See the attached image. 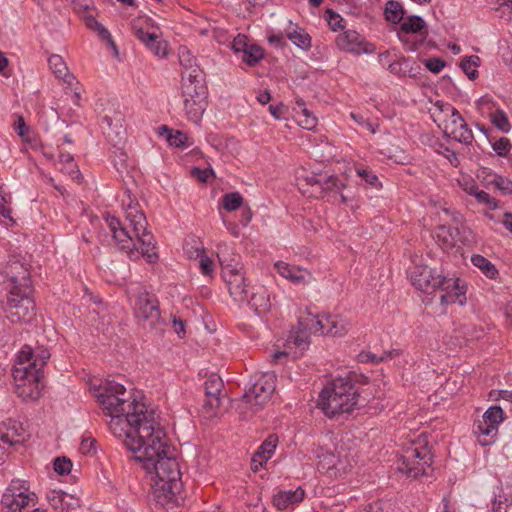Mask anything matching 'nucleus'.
Listing matches in <instances>:
<instances>
[{"instance_id": "1", "label": "nucleus", "mask_w": 512, "mask_h": 512, "mask_svg": "<svg viewBox=\"0 0 512 512\" xmlns=\"http://www.w3.org/2000/svg\"><path fill=\"white\" fill-rule=\"evenodd\" d=\"M149 428L135 440H127L125 446L134 453L133 459L143 463L148 473L155 474L154 495L160 504L176 501L183 488L182 473L175 458L174 449L166 441V433L159 421L150 420Z\"/></svg>"}, {"instance_id": "2", "label": "nucleus", "mask_w": 512, "mask_h": 512, "mask_svg": "<svg viewBox=\"0 0 512 512\" xmlns=\"http://www.w3.org/2000/svg\"><path fill=\"white\" fill-rule=\"evenodd\" d=\"M125 394L126 388L122 384L107 380L96 397L105 414L110 417L109 430L127 446V440L139 437L143 427L149 428L146 422L151 419L158 421V415L144 403L124 398Z\"/></svg>"}, {"instance_id": "3", "label": "nucleus", "mask_w": 512, "mask_h": 512, "mask_svg": "<svg viewBox=\"0 0 512 512\" xmlns=\"http://www.w3.org/2000/svg\"><path fill=\"white\" fill-rule=\"evenodd\" d=\"M125 213L126 219L132 230H128L115 216L106 217L107 225L112 233L115 244L119 250L127 253L132 260L144 257L148 263H155L158 254L155 251L156 241L154 236L147 231L148 222L138 202L129 198Z\"/></svg>"}, {"instance_id": "4", "label": "nucleus", "mask_w": 512, "mask_h": 512, "mask_svg": "<svg viewBox=\"0 0 512 512\" xmlns=\"http://www.w3.org/2000/svg\"><path fill=\"white\" fill-rule=\"evenodd\" d=\"M50 357L51 354L45 347L33 349L24 345L18 352L13 377L15 392L24 401H36L41 397L44 388L43 368Z\"/></svg>"}, {"instance_id": "5", "label": "nucleus", "mask_w": 512, "mask_h": 512, "mask_svg": "<svg viewBox=\"0 0 512 512\" xmlns=\"http://www.w3.org/2000/svg\"><path fill=\"white\" fill-rule=\"evenodd\" d=\"M361 379V375L350 372L325 385L319 395L324 414L330 418L350 414L358 405Z\"/></svg>"}, {"instance_id": "6", "label": "nucleus", "mask_w": 512, "mask_h": 512, "mask_svg": "<svg viewBox=\"0 0 512 512\" xmlns=\"http://www.w3.org/2000/svg\"><path fill=\"white\" fill-rule=\"evenodd\" d=\"M412 285L424 292H440V303L443 306L458 303L463 305L466 302L465 285L455 277H446L436 273V270L427 265H415L410 271Z\"/></svg>"}, {"instance_id": "7", "label": "nucleus", "mask_w": 512, "mask_h": 512, "mask_svg": "<svg viewBox=\"0 0 512 512\" xmlns=\"http://www.w3.org/2000/svg\"><path fill=\"white\" fill-rule=\"evenodd\" d=\"M433 456L427 445L408 447L398 459V470L409 477L426 475V468L432 464Z\"/></svg>"}, {"instance_id": "8", "label": "nucleus", "mask_w": 512, "mask_h": 512, "mask_svg": "<svg viewBox=\"0 0 512 512\" xmlns=\"http://www.w3.org/2000/svg\"><path fill=\"white\" fill-rule=\"evenodd\" d=\"M436 107L448 117L445 121L444 135L459 143L470 145L473 141V133L460 112L451 104L440 101L436 103Z\"/></svg>"}, {"instance_id": "9", "label": "nucleus", "mask_w": 512, "mask_h": 512, "mask_svg": "<svg viewBox=\"0 0 512 512\" xmlns=\"http://www.w3.org/2000/svg\"><path fill=\"white\" fill-rule=\"evenodd\" d=\"M3 283L9 288V292L32 293L33 286L30 278V270L26 263L13 257L1 271Z\"/></svg>"}, {"instance_id": "10", "label": "nucleus", "mask_w": 512, "mask_h": 512, "mask_svg": "<svg viewBox=\"0 0 512 512\" xmlns=\"http://www.w3.org/2000/svg\"><path fill=\"white\" fill-rule=\"evenodd\" d=\"M36 494L29 491L28 482L13 479L2 495V512H22L30 503L35 505Z\"/></svg>"}, {"instance_id": "11", "label": "nucleus", "mask_w": 512, "mask_h": 512, "mask_svg": "<svg viewBox=\"0 0 512 512\" xmlns=\"http://www.w3.org/2000/svg\"><path fill=\"white\" fill-rule=\"evenodd\" d=\"M31 294L9 292L5 312L11 323H29L34 319L36 316L35 303L31 298Z\"/></svg>"}, {"instance_id": "12", "label": "nucleus", "mask_w": 512, "mask_h": 512, "mask_svg": "<svg viewBox=\"0 0 512 512\" xmlns=\"http://www.w3.org/2000/svg\"><path fill=\"white\" fill-rule=\"evenodd\" d=\"M504 420V412L499 406H491L475 424L474 433L482 445H489L498 432V425Z\"/></svg>"}, {"instance_id": "13", "label": "nucleus", "mask_w": 512, "mask_h": 512, "mask_svg": "<svg viewBox=\"0 0 512 512\" xmlns=\"http://www.w3.org/2000/svg\"><path fill=\"white\" fill-rule=\"evenodd\" d=\"M135 315L143 321L144 327L162 329L161 313L157 299L149 293L140 294L135 304Z\"/></svg>"}, {"instance_id": "14", "label": "nucleus", "mask_w": 512, "mask_h": 512, "mask_svg": "<svg viewBox=\"0 0 512 512\" xmlns=\"http://www.w3.org/2000/svg\"><path fill=\"white\" fill-rule=\"evenodd\" d=\"M224 279L230 296L237 302H245L248 300V289L246 284L243 264L235 262L234 264H226L224 268Z\"/></svg>"}, {"instance_id": "15", "label": "nucleus", "mask_w": 512, "mask_h": 512, "mask_svg": "<svg viewBox=\"0 0 512 512\" xmlns=\"http://www.w3.org/2000/svg\"><path fill=\"white\" fill-rule=\"evenodd\" d=\"M224 382L217 374H211L204 382L205 400L202 405V414L207 419L218 415L221 404V392Z\"/></svg>"}, {"instance_id": "16", "label": "nucleus", "mask_w": 512, "mask_h": 512, "mask_svg": "<svg viewBox=\"0 0 512 512\" xmlns=\"http://www.w3.org/2000/svg\"><path fill=\"white\" fill-rule=\"evenodd\" d=\"M276 376L274 373H263L253 385L245 392L244 398L247 402L256 406L265 404L275 391Z\"/></svg>"}, {"instance_id": "17", "label": "nucleus", "mask_w": 512, "mask_h": 512, "mask_svg": "<svg viewBox=\"0 0 512 512\" xmlns=\"http://www.w3.org/2000/svg\"><path fill=\"white\" fill-rule=\"evenodd\" d=\"M337 46L346 52L353 54L367 53V42L365 39L355 30H347L336 38Z\"/></svg>"}, {"instance_id": "18", "label": "nucleus", "mask_w": 512, "mask_h": 512, "mask_svg": "<svg viewBox=\"0 0 512 512\" xmlns=\"http://www.w3.org/2000/svg\"><path fill=\"white\" fill-rule=\"evenodd\" d=\"M50 505L59 512H68L80 507V499L62 490H52L46 496Z\"/></svg>"}, {"instance_id": "19", "label": "nucleus", "mask_w": 512, "mask_h": 512, "mask_svg": "<svg viewBox=\"0 0 512 512\" xmlns=\"http://www.w3.org/2000/svg\"><path fill=\"white\" fill-rule=\"evenodd\" d=\"M478 105L480 107H487V109L490 110L489 117L496 128H498L504 133L509 132L511 125L507 114L504 112V110L500 108H496L494 111H492V108L495 107V104L491 98H489L488 96L481 97L478 100Z\"/></svg>"}, {"instance_id": "20", "label": "nucleus", "mask_w": 512, "mask_h": 512, "mask_svg": "<svg viewBox=\"0 0 512 512\" xmlns=\"http://www.w3.org/2000/svg\"><path fill=\"white\" fill-rule=\"evenodd\" d=\"M0 440L9 446L21 444L24 440L19 422L9 419L0 425Z\"/></svg>"}, {"instance_id": "21", "label": "nucleus", "mask_w": 512, "mask_h": 512, "mask_svg": "<svg viewBox=\"0 0 512 512\" xmlns=\"http://www.w3.org/2000/svg\"><path fill=\"white\" fill-rule=\"evenodd\" d=\"M304 496L305 492L300 487L295 490L279 491L273 496V504L279 510H286L300 503Z\"/></svg>"}, {"instance_id": "22", "label": "nucleus", "mask_w": 512, "mask_h": 512, "mask_svg": "<svg viewBox=\"0 0 512 512\" xmlns=\"http://www.w3.org/2000/svg\"><path fill=\"white\" fill-rule=\"evenodd\" d=\"M345 188V184L339 180L337 176L334 175H324L323 180L321 182V186L319 188V193L321 197H325L329 193H336L340 195L341 202L347 203L350 197L343 192Z\"/></svg>"}, {"instance_id": "23", "label": "nucleus", "mask_w": 512, "mask_h": 512, "mask_svg": "<svg viewBox=\"0 0 512 512\" xmlns=\"http://www.w3.org/2000/svg\"><path fill=\"white\" fill-rule=\"evenodd\" d=\"M136 37L156 56L164 57L167 55V44L157 40V36L154 33H149L140 28L136 31Z\"/></svg>"}, {"instance_id": "24", "label": "nucleus", "mask_w": 512, "mask_h": 512, "mask_svg": "<svg viewBox=\"0 0 512 512\" xmlns=\"http://www.w3.org/2000/svg\"><path fill=\"white\" fill-rule=\"evenodd\" d=\"M277 437L275 435H270L258 448L256 453L252 457V467L254 470H258V465L261 466L263 462H267L272 454L274 453L277 445Z\"/></svg>"}, {"instance_id": "25", "label": "nucleus", "mask_w": 512, "mask_h": 512, "mask_svg": "<svg viewBox=\"0 0 512 512\" xmlns=\"http://www.w3.org/2000/svg\"><path fill=\"white\" fill-rule=\"evenodd\" d=\"M275 268L283 278L290 280L294 284L304 283L306 275H308L306 270L282 261L275 263Z\"/></svg>"}, {"instance_id": "26", "label": "nucleus", "mask_w": 512, "mask_h": 512, "mask_svg": "<svg viewBox=\"0 0 512 512\" xmlns=\"http://www.w3.org/2000/svg\"><path fill=\"white\" fill-rule=\"evenodd\" d=\"M309 326H311L309 317L300 318L298 327L291 333L290 339L294 345L301 350L306 349L309 345V336L311 333Z\"/></svg>"}, {"instance_id": "27", "label": "nucleus", "mask_w": 512, "mask_h": 512, "mask_svg": "<svg viewBox=\"0 0 512 512\" xmlns=\"http://www.w3.org/2000/svg\"><path fill=\"white\" fill-rule=\"evenodd\" d=\"M184 106L189 119L197 123L206 110L207 98H184Z\"/></svg>"}, {"instance_id": "28", "label": "nucleus", "mask_w": 512, "mask_h": 512, "mask_svg": "<svg viewBox=\"0 0 512 512\" xmlns=\"http://www.w3.org/2000/svg\"><path fill=\"white\" fill-rule=\"evenodd\" d=\"M296 106L294 111L299 118V124L307 130H312L317 125V118L314 114L307 109L306 103L303 99L298 98L295 102Z\"/></svg>"}, {"instance_id": "29", "label": "nucleus", "mask_w": 512, "mask_h": 512, "mask_svg": "<svg viewBox=\"0 0 512 512\" xmlns=\"http://www.w3.org/2000/svg\"><path fill=\"white\" fill-rule=\"evenodd\" d=\"M248 304L255 310L257 314L264 313L270 309V300L267 291L263 287H259L253 291L251 296L248 295Z\"/></svg>"}, {"instance_id": "30", "label": "nucleus", "mask_w": 512, "mask_h": 512, "mask_svg": "<svg viewBox=\"0 0 512 512\" xmlns=\"http://www.w3.org/2000/svg\"><path fill=\"white\" fill-rule=\"evenodd\" d=\"M286 36L295 46L302 50L307 51L311 48L310 35L298 25L289 27L286 31Z\"/></svg>"}, {"instance_id": "31", "label": "nucleus", "mask_w": 512, "mask_h": 512, "mask_svg": "<svg viewBox=\"0 0 512 512\" xmlns=\"http://www.w3.org/2000/svg\"><path fill=\"white\" fill-rule=\"evenodd\" d=\"M182 93L184 98H207L208 89L205 80L186 81L182 83Z\"/></svg>"}, {"instance_id": "32", "label": "nucleus", "mask_w": 512, "mask_h": 512, "mask_svg": "<svg viewBox=\"0 0 512 512\" xmlns=\"http://www.w3.org/2000/svg\"><path fill=\"white\" fill-rule=\"evenodd\" d=\"M48 63L57 78H62L64 82L71 84L74 76L68 72V67L60 55H52Z\"/></svg>"}, {"instance_id": "33", "label": "nucleus", "mask_w": 512, "mask_h": 512, "mask_svg": "<svg viewBox=\"0 0 512 512\" xmlns=\"http://www.w3.org/2000/svg\"><path fill=\"white\" fill-rule=\"evenodd\" d=\"M59 162L62 164L61 170L69 174L71 178L77 183H81L83 176L80 173L74 157L70 153L61 152L59 155Z\"/></svg>"}, {"instance_id": "34", "label": "nucleus", "mask_w": 512, "mask_h": 512, "mask_svg": "<svg viewBox=\"0 0 512 512\" xmlns=\"http://www.w3.org/2000/svg\"><path fill=\"white\" fill-rule=\"evenodd\" d=\"M309 321L311 326H309L310 332L312 333H320L327 334V329L331 325L333 320V316L331 315H315L313 316L311 312L308 313Z\"/></svg>"}, {"instance_id": "35", "label": "nucleus", "mask_w": 512, "mask_h": 512, "mask_svg": "<svg viewBox=\"0 0 512 512\" xmlns=\"http://www.w3.org/2000/svg\"><path fill=\"white\" fill-rule=\"evenodd\" d=\"M426 27V23L422 17L413 15L408 17L404 22L400 25L399 35L402 33H421L422 30Z\"/></svg>"}, {"instance_id": "36", "label": "nucleus", "mask_w": 512, "mask_h": 512, "mask_svg": "<svg viewBox=\"0 0 512 512\" xmlns=\"http://www.w3.org/2000/svg\"><path fill=\"white\" fill-rule=\"evenodd\" d=\"M472 264L479 268L482 273L490 279H494L498 275V270L495 265L487 258L480 254H475L471 257Z\"/></svg>"}, {"instance_id": "37", "label": "nucleus", "mask_w": 512, "mask_h": 512, "mask_svg": "<svg viewBox=\"0 0 512 512\" xmlns=\"http://www.w3.org/2000/svg\"><path fill=\"white\" fill-rule=\"evenodd\" d=\"M159 130L160 135H162L163 133L167 134V142L170 146H174L177 148L186 147V141L188 138L187 135L182 131H173L172 129H169L166 125L161 126Z\"/></svg>"}, {"instance_id": "38", "label": "nucleus", "mask_w": 512, "mask_h": 512, "mask_svg": "<svg viewBox=\"0 0 512 512\" xmlns=\"http://www.w3.org/2000/svg\"><path fill=\"white\" fill-rule=\"evenodd\" d=\"M385 19L393 24H398L404 17L402 5L397 1H388L385 7Z\"/></svg>"}, {"instance_id": "39", "label": "nucleus", "mask_w": 512, "mask_h": 512, "mask_svg": "<svg viewBox=\"0 0 512 512\" xmlns=\"http://www.w3.org/2000/svg\"><path fill=\"white\" fill-rule=\"evenodd\" d=\"M241 60L245 62L248 66L257 65L264 57L263 49L255 44H251L248 49H246L241 54Z\"/></svg>"}, {"instance_id": "40", "label": "nucleus", "mask_w": 512, "mask_h": 512, "mask_svg": "<svg viewBox=\"0 0 512 512\" xmlns=\"http://www.w3.org/2000/svg\"><path fill=\"white\" fill-rule=\"evenodd\" d=\"M479 63L480 58L478 56H466L461 60L460 67L470 80H475L478 77L477 67Z\"/></svg>"}, {"instance_id": "41", "label": "nucleus", "mask_w": 512, "mask_h": 512, "mask_svg": "<svg viewBox=\"0 0 512 512\" xmlns=\"http://www.w3.org/2000/svg\"><path fill=\"white\" fill-rule=\"evenodd\" d=\"M350 329V323L341 316L335 315L333 316V320L329 329H327V335L332 336H343Z\"/></svg>"}, {"instance_id": "42", "label": "nucleus", "mask_w": 512, "mask_h": 512, "mask_svg": "<svg viewBox=\"0 0 512 512\" xmlns=\"http://www.w3.org/2000/svg\"><path fill=\"white\" fill-rule=\"evenodd\" d=\"M243 197L239 192H230L222 196V205L228 212L236 211L243 204Z\"/></svg>"}, {"instance_id": "43", "label": "nucleus", "mask_w": 512, "mask_h": 512, "mask_svg": "<svg viewBox=\"0 0 512 512\" xmlns=\"http://www.w3.org/2000/svg\"><path fill=\"white\" fill-rule=\"evenodd\" d=\"M86 24L90 29L97 31L101 39L107 40L115 48L110 32L94 17H88Z\"/></svg>"}, {"instance_id": "44", "label": "nucleus", "mask_w": 512, "mask_h": 512, "mask_svg": "<svg viewBox=\"0 0 512 512\" xmlns=\"http://www.w3.org/2000/svg\"><path fill=\"white\" fill-rule=\"evenodd\" d=\"M205 80V74L203 70L200 69L198 64L192 66V68H185L182 72V81L183 83L186 81H195V80Z\"/></svg>"}, {"instance_id": "45", "label": "nucleus", "mask_w": 512, "mask_h": 512, "mask_svg": "<svg viewBox=\"0 0 512 512\" xmlns=\"http://www.w3.org/2000/svg\"><path fill=\"white\" fill-rule=\"evenodd\" d=\"M184 249L189 258H198L204 255V247L199 240L192 239L191 242H186Z\"/></svg>"}, {"instance_id": "46", "label": "nucleus", "mask_w": 512, "mask_h": 512, "mask_svg": "<svg viewBox=\"0 0 512 512\" xmlns=\"http://www.w3.org/2000/svg\"><path fill=\"white\" fill-rule=\"evenodd\" d=\"M492 148L498 156L505 157L512 149V144L508 138L502 137L492 144Z\"/></svg>"}, {"instance_id": "47", "label": "nucleus", "mask_w": 512, "mask_h": 512, "mask_svg": "<svg viewBox=\"0 0 512 512\" xmlns=\"http://www.w3.org/2000/svg\"><path fill=\"white\" fill-rule=\"evenodd\" d=\"M72 462L66 457H57L54 460V471L60 475H66L71 472Z\"/></svg>"}, {"instance_id": "48", "label": "nucleus", "mask_w": 512, "mask_h": 512, "mask_svg": "<svg viewBox=\"0 0 512 512\" xmlns=\"http://www.w3.org/2000/svg\"><path fill=\"white\" fill-rule=\"evenodd\" d=\"M179 62L183 69L192 68L196 63V58L186 47H180L179 49Z\"/></svg>"}, {"instance_id": "49", "label": "nucleus", "mask_w": 512, "mask_h": 512, "mask_svg": "<svg viewBox=\"0 0 512 512\" xmlns=\"http://www.w3.org/2000/svg\"><path fill=\"white\" fill-rule=\"evenodd\" d=\"M492 183L502 192L503 195L512 194V180L503 176H495Z\"/></svg>"}, {"instance_id": "50", "label": "nucleus", "mask_w": 512, "mask_h": 512, "mask_svg": "<svg viewBox=\"0 0 512 512\" xmlns=\"http://www.w3.org/2000/svg\"><path fill=\"white\" fill-rule=\"evenodd\" d=\"M220 265H221V274L224 276V268L226 264H234L235 262H240L239 256H232L227 249L220 250L217 253Z\"/></svg>"}, {"instance_id": "51", "label": "nucleus", "mask_w": 512, "mask_h": 512, "mask_svg": "<svg viewBox=\"0 0 512 512\" xmlns=\"http://www.w3.org/2000/svg\"><path fill=\"white\" fill-rule=\"evenodd\" d=\"M249 46H251V43H249L248 38L242 34H238L232 42V49L236 54H242Z\"/></svg>"}, {"instance_id": "52", "label": "nucleus", "mask_w": 512, "mask_h": 512, "mask_svg": "<svg viewBox=\"0 0 512 512\" xmlns=\"http://www.w3.org/2000/svg\"><path fill=\"white\" fill-rule=\"evenodd\" d=\"M425 67L432 73H439L446 65L445 61L441 58L432 57L424 61Z\"/></svg>"}, {"instance_id": "53", "label": "nucleus", "mask_w": 512, "mask_h": 512, "mask_svg": "<svg viewBox=\"0 0 512 512\" xmlns=\"http://www.w3.org/2000/svg\"><path fill=\"white\" fill-rule=\"evenodd\" d=\"M326 13L329 15V17L327 19L328 24L333 31H337L339 29L344 28V25H343L344 20L339 14L333 12L330 9H327Z\"/></svg>"}, {"instance_id": "54", "label": "nucleus", "mask_w": 512, "mask_h": 512, "mask_svg": "<svg viewBox=\"0 0 512 512\" xmlns=\"http://www.w3.org/2000/svg\"><path fill=\"white\" fill-rule=\"evenodd\" d=\"M14 129L23 140L30 141V138L28 137L29 127L26 125L25 120L22 116H18L17 120L14 123Z\"/></svg>"}, {"instance_id": "55", "label": "nucleus", "mask_w": 512, "mask_h": 512, "mask_svg": "<svg viewBox=\"0 0 512 512\" xmlns=\"http://www.w3.org/2000/svg\"><path fill=\"white\" fill-rule=\"evenodd\" d=\"M102 122L104 124L107 125L108 127V131L106 132L107 134V137L111 140V141H114V138H113V133L115 134V137L118 138V142H121L122 139H123V135H124V131L122 130V126L119 127V130L117 131H114L113 128H112V119L109 117V116H105L102 120Z\"/></svg>"}, {"instance_id": "56", "label": "nucleus", "mask_w": 512, "mask_h": 512, "mask_svg": "<svg viewBox=\"0 0 512 512\" xmlns=\"http://www.w3.org/2000/svg\"><path fill=\"white\" fill-rule=\"evenodd\" d=\"M357 175L365 180L366 183L370 184L373 187H377L379 184V180L377 175H375L372 171L367 169H357Z\"/></svg>"}, {"instance_id": "57", "label": "nucleus", "mask_w": 512, "mask_h": 512, "mask_svg": "<svg viewBox=\"0 0 512 512\" xmlns=\"http://www.w3.org/2000/svg\"><path fill=\"white\" fill-rule=\"evenodd\" d=\"M191 175L201 182H207L210 176H214L212 169H201L199 167H193Z\"/></svg>"}, {"instance_id": "58", "label": "nucleus", "mask_w": 512, "mask_h": 512, "mask_svg": "<svg viewBox=\"0 0 512 512\" xmlns=\"http://www.w3.org/2000/svg\"><path fill=\"white\" fill-rule=\"evenodd\" d=\"M509 505L507 504V499L499 495L498 498H495L492 502V507L489 512H508Z\"/></svg>"}, {"instance_id": "59", "label": "nucleus", "mask_w": 512, "mask_h": 512, "mask_svg": "<svg viewBox=\"0 0 512 512\" xmlns=\"http://www.w3.org/2000/svg\"><path fill=\"white\" fill-rule=\"evenodd\" d=\"M200 269L204 275H210L213 272V261L206 255L200 257Z\"/></svg>"}, {"instance_id": "60", "label": "nucleus", "mask_w": 512, "mask_h": 512, "mask_svg": "<svg viewBox=\"0 0 512 512\" xmlns=\"http://www.w3.org/2000/svg\"><path fill=\"white\" fill-rule=\"evenodd\" d=\"M96 443L97 441L94 438H84L80 444L81 452L84 454L91 453L93 450H95Z\"/></svg>"}, {"instance_id": "61", "label": "nucleus", "mask_w": 512, "mask_h": 512, "mask_svg": "<svg viewBox=\"0 0 512 512\" xmlns=\"http://www.w3.org/2000/svg\"><path fill=\"white\" fill-rule=\"evenodd\" d=\"M360 357H361L362 362H369L372 364H378L380 362H384L382 354L380 356H378L374 353L367 352V353L360 354Z\"/></svg>"}, {"instance_id": "62", "label": "nucleus", "mask_w": 512, "mask_h": 512, "mask_svg": "<svg viewBox=\"0 0 512 512\" xmlns=\"http://www.w3.org/2000/svg\"><path fill=\"white\" fill-rule=\"evenodd\" d=\"M476 199L481 202V203H485V204H488V205H493V206H496V203L494 201L493 198L490 197V195L483 191V190H477L475 193H474Z\"/></svg>"}, {"instance_id": "63", "label": "nucleus", "mask_w": 512, "mask_h": 512, "mask_svg": "<svg viewBox=\"0 0 512 512\" xmlns=\"http://www.w3.org/2000/svg\"><path fill=\"white\" fill-rule=\"evenodd\" d=\"M173 327L175 332L178 334V336L182 337L185 335V323L182 319L177 318L176 316L173 317L172 320Z\"/></svg>"}, {"instance_id": "64", "label": "nucleus", "mask_w": 512, "mask_h": 512, "mask_svg": "<svg viewBox=\"0 0 512 512\" xmlns=\"http://www.w3.org/2000/svg\"><path fill=\"white\" fill-rule=\"evenodd\" d=\"M119 160H115V167L119 172H123L124 170H127V155L124 152H120L118 156Z\"/></svg>"}]
</instances>
